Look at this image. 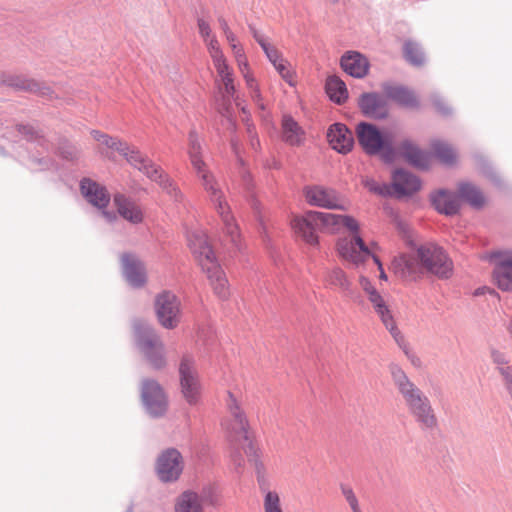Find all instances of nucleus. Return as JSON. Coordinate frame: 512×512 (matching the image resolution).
I'll return each instance as SVG.
<instances>
[{
  "label": "nucleus",
  "mask_w": 512,
  "mask_h": 512,
  "mask_svg": "<svg viewBox=\"0 0 512 512\" xmlns=\"http://www.w3.org/2000/svg\"><path fill=\"white\" fill-rule=\"evenodd\" d=\"M261 48L272 65H276L277 62H280L284 58L282 53L270 43H261Z\"/></svg>",
  "instance_id": "obj_45"
},
{
  "label": "nucleus",
  "mask_w": 512,
  "mask_h": 512,
  "mask_svg": "<svg viewBox=\"0 0 512 512\" xmlns=\"http://www.w3.org/2000/svg\"><path fill=\"white\" fill-rule=\"evenodd\" d=\"M247 130H248L249 134H250V135H251V137H252V141H251L252 146H254V147H255L256 145H258V144H259V141H258L257 139H256V141H254V139H253V131H252V129H251V127H250V126H248Z\"/></svg>",
  "instance_id": "obj_56"
},
{
  "label": "nucleus",
  "mask_w": 512,
  "mask_h": 512,
  "mask_svg": "<svg viewBox=\"0 0 512 512\" xmlns=\"http://www.w3.org/2000/svg\"><path fill=\"white\" fill-rule=\"evenodd\" d=\"M179 376L183 398L191 406L198 405L202 396V387L194 363L191 360L187 358L181 360Z\"/></svg>",
  "instance_id": "obj_11"
},
{
  "label": "nucleus",
  "mask_w": 512,
  "mask_h": 512,
  "mask_svg": "<svg viewBox=\"0 0 512 512\" xmlns=\"http://www.w3.org/2000/svg\"><path fill=\"white\" fill-rule=\"evenodd\" d=\"M23 88H25L27 90H30V91H34L37 88V84L35 82H33V81H29L27 83V85H25Z\"/></svg>",
  "instance_id": "obj_54"
},
{
  "label": "nucleus",
  "mask_w": 512,
  "mask_h": 512,
  "mask_svg": "<svg viewBox=\"0 0 512 512\" xmlns=\"http://www.w3.org/2000/svg\"><path fill=\"white\" fill-rule=\"evenodd\" d=\"M324 281L329 287L338 288L341 292L350 295L352 282L344 270L335 267L325 273Z\"/></svg>",
  "instance_id": "obj_33"
},
{
  "label": "nucleus",
  "mask_w": 512,
  "mask_h": 512,
  "mask_svg": "<svg viewBox=\"0 0 512 512\" xmlns=\"http://www.w3.org/2000/svg\"><path fill=\"white\" fill-rule=\"evenodd\" d=\"M403 52L404 57L411 64L419 66L424 63V54L417 43L411 40L406 41L404 43Z\"/></svg>",
  "instance_id": "obj_39"
},
{
  "label": "nucleus",
  "mask_w": 512,
  "mask_h": 512,
  "mask_svg": "<svg viewBox=\"0 0 512 512\" xmlns=\"http://www.w3.org/2000/svg\"><path fill=\"white\" fill-rule=\"evenodd\" d=\"M327 140L332 149L343 154L351 151L354 143L352 133L340 123L333 124L329 128Z\"/></svg>",
  "instance_id": "obj_23"
},
{
  "label": "nucleus",
  "mask_w": 512,
  "mask_h": 512,
  "mask_svg": "<svg viewBox=\"0 0 512 512\" xmlns=\"http://www.w3.org/2000/svg\"><path fill=\"white\" fill-rule=\"evenodd\" d=\"M81 192L88 202L98 208H105L110 201L106 189L90 179L81 181Z\"/></svg>",
  "instance_id": "obj_27"
},
{
  "label": "nucleus",
  "mask_w": 512,
  "mask_h": 512,
  "mask_svg": "<svg viewBox=\"0 0 512 512\" xmlns=\"http://www.w3.org/2000/svg\"><path fill=\"white\" fill-rule=\"evenodd\" d=\"M423 268L440 278H448L453 271V263L442 248L428 243L417 249Z\"/></svg>",
  "instance_id": "obj_10"
},
{
  "label": "nucleus",
  "mask_w": 512,
  "mask_h": 512,
  "mask_svg": "<svg viewBox=\"0 0 512 512\" xmlns=\"http://www.w3.org/2000/svg\"><path fill=\"white\" fill-rule=\"evenodd\" d=\"M393 273L402 279H414L423 269V265L418 256L400 255L395 257L391 264Z\"/></svg>",
  "instance_id": "obj_22"
},
{
  "label": "nucleus",
  "mask_w": 512,
  "mask_h": 512,
  "mask_svg": "<svg viewBox=\"0 0 512 512\" xmlns=\"http://www.w3.org/2000/svg\"><path fill=\"white\" fill-rule=\"evenodd\" d=\"M400 155L411 165L417 168H428L431 164V156L420 150L410 141H404L399 146Z\"/></svg>",
  "instance_id": "obj_28"
},
{
  "label": "nucleus",
  "mask_w": 512,
  "mask_h": 512,
  "mask_svg": "<svg viewBox=\"0 0 512 512\" xmlns=\"http://www.w3.org/2000/svg\"><path fill=\"white\" fill-rule=\"evenodd\" d=\"M358 284L386 329L396 340H398V337H401V335L396 327L393 315L384 297L366 276L360 275L358 278Z\"/></svg>",
  "instance_id": "obj_9"
},
{
  "label": "nucleus",
  "mask_w": 512,
  "mask_h": 512,
  "mask_svg": "<svg viewBox=\"0 0 512 512\" xmlns=\"http://www.w3.org/2000/svg\"><path fill=\"white\" fill-rule=\"evenodd\" d=\"M124 274L127 281L136 287L146 282V270L143 263L133 255L122 257Z\"/></svg>",
  "instance_id": "obj_26"
},
{
  "label": "nucleus",
  "mask_w": 512,
  "mask_h": 512,
  "mask_svg": "<svg viewBox=\"0 0 512 512\" xmlns=\"http://www.w3.org/2000/svg\"><path fill=\"white\" fill-rule=\"evenodd\" d=\"M498 259L494 269V280L497 286L504 291L512 290V253L500 252L495 254Z\"/></svg>",
  "instance_id": "obj_20"
},
{
  "label": "nucleus",
  "mask_w": 512,
  "mask_h": 512,
  "mask_svg": "<svg viewBox=\"0 0 512 512\" xmlns=\"http://www.w3.org/2000/svg\"><path fill=\"white\" fill-rule=\"evenodd\" d=\"M183 468V457L175 448L164 450L156 461V472L163 482L176 481L180 477Z\"/></svg>",
  "instance_id": "obj_12"
},
{
  "label": "nucleus",
  "mask_w": 512,
  "mask_h": 512,
  "mask_svg": "<svg viewBox=\"0 0 512 512\" xmlns=\"http://www.w3.org/2000/svg\"><path fill=\"white\" fill-rule=\"evenodd\" d=\"M458 191L460 196L474 207H482L485 203L483 194L471 184H460Z\"/></svg>",
  "instance_id": "obj_36"
},
{
  "label": "nucleus",
  "mask_w": 512,
  "mask_h": 512,
  "mask_svg": "<svg viewBox=\"0 0 512 512\" xmlns=\"http://www.w3.org/2000/svg\"><path fill=\"white\" fill-rule=\"evenodd\" d=\"M218 24H219V28L221 29L223 35H225L226 33L230 32L232 30L230 28L227 20L222 16L218 18Z\"/></svg>",
  "instance_id": "obj_51"
},
{
  "label": "nucleus",
  "mask_w": 512,
  "mask_h": 512,
  "mask_svg": "<svg viewBox=\"0 0 512 512\" xmlns=\"http://www.w3.org/2000/svg\"><path fill=\"white\" fill-rule=\"evenodd\" d=\"M137 346L148 365L154 370H162L167 365L165 345L160 336L148 324L134 323Z\"/></svg>",
  "instance_id": "obj_5"
},
{
  "label": "nucleus",
  "mask_w": 512,
  "mask_h": 512,
  "mask_svg": "<svg viewBox=\"0 0 512 512\" xmlns=\"http://www.w3.org/2000/svg\"><path fill=\"white\" fill-rule=\"evenodd\" d=\"M175 512H203L200 496L193 491H185L180 494L174 505Z\"/></svg>",
  "instance_id": "obj_32"
},
{
  "label": "nucleus",
  "mask_w": 512,
  "mask_h": 512,
  "mask_svg": "<svg viewBox=\"0 0 512 512\" xmlns=\"http://www.w3.org/2000/svg\"><path fill=\"white\" fill-rule=\"evenodd\" d=\"M431 103L437 112H439L441 114H446L449 112V108L445 105L443 99L440 96H438V95L432 96Z\"/></svg>",
  "instance_id": "obj_48"
},
{
  "label": "nucleus",
  "mask_w": 512,
  "mask_h": 512,
  "mask_svg": "<svg viewBox=\"0 0 512 512\" xmlns=\"http://www.w3.org/2000/svg\"><path fill=\"white\" fill-rule=\"evenodd\" d=\"M376 265L378 266V269L380 270V276H379L380 279L387 280V275H386V273L383 270L381 261L379 260V264H376Z\"/></svg>",
  "instance_id": "obj_53"
},
{
  "label": "nucleus",
  "mask_w": 512,
  "mask_h": 512,
  "mask_svg": "<svg viewBox=\"0 0 512 512\" xmlns=\"http://www.w3.org/2000/svg\"><path fill=\"white\" fill-rule=\"evenodd\" d=\"M356 134L359 144L364 151L370 155L384 151L388 155L386 160H392L390 156L393 153V139L391 134H382L374 125L362 122L357 125Z\"/></svg>",
  "instance_id": "obj_6"
},
{
  "label": "nucleus",
  "mask_w": 512,
  "mask_h": 512,
  "mask_svg": "<svg viewBox=\"0 0 512 512\" xmlns=\"http://www.w3.org/2000/svg\"><path fill=\"white\" fill-rule=\"evenodd\" d=\"M342 493L353 512H361L358 499L350 487H343Z\"/></svg>",
  "instance_id": "obj_47"
},
{
  "label": "nucleus",
  "mask_w": 512,
  "mask_h": 512,
  "mask_svg": "<svg viewBox=\"0 0 512 512\" xmlns=\"http://www.w3.org/2000/svg\"><path fill=\"white\" fill-rule=\"evenodd\" d=\"M273 67L286 83H288L290 86H295L296 73L292 69L291 64L285 58H283L280 62H277V64L273 65Z\"/></svg>",
  "instance_id": "obj_40"
},
{
  "label": "nucleus",
  "mask_w": 512,
  "mask_h": 512,
  "mask_svg": "<svg viewBox=\"0 0 512 512\" xmlns=\"http://www.w3.org/2000/svg\"><path fill=\"white\" fill-rule=\"evenodd\" d=\"M198 32L203 42L207 41V39H211L216 36L213 32L210 24L204 19H199L197 22Z\"/></svg>",
  "instance_id": "obj_46"
},
{
  "label": "nucleus",
  "mask_w": 512,
  "mask_h": 512,
  "mask_svg": "<svg viewBox=\"0 0 512 512\" xmlns=\"http://www.w3.org/2000/svg\"><path fill=\"white\" fill-rule=\"evenodd\" d=\"M154 309L159 324L168 330L177 328L182 319L179 298L170 291H163L155 297Z\"/></svg>",
  "instance_id": "obj_8"
},
{
  "label": "nucleus",
  "mask_w": 512,
  "mask_h": 512,
  "mask_svg": "<svg viewBox=\"0 0 512 512\" xmlns=\"http://www.w3.org/2000/svg\"><path fill=\"white\" fill-rule=\"evenodd\" d=\"M113 203L120 217L131 224L137 225L143 222L144 212L139 204L123 194H116Z\"/></svg>",
  "instance_id": "obj_18"
},
{
  "label": "nucleus",
  "mask_w": 512,
  "mask_h": 512,
  "mask_svg": "<svg viewBox=\"0 0 512 512\" xmlns=\"http://www.w3.org/2000/svg\"><path fill=\"white\" fill-rule=\"evenodd\" d=\"M262 509L263 512H284L283 504L277 491H264Z\"/></svg>",
  "instance_id": "obj_38"
},
{
  "label": "nucleus",
  "mask_w": 512,
  "mask_h": 512,
  "mask_svg": "<svg viewBox=\"0 0 512 512\" xmlns=\"http://www.w3.org/2000/svg\"><path fill=\"white\" fill-rule=\"evenodd\" d=\"M212 63L217 72L218 77L225 76L233 72L232 67L228 63L226 55H222L220 57L212 59Z\"/></svg>",
  "instance_id": "obj_44"
},
{
  "label": "nucleus",
  "mask_w": 512,
  "mask_h": 512,
  "mask_svg": "<svg viewBox=\"0 0 512 512\" xmlns=\"http://www.w3.org/2000/svg\"><path fill=\"white\" fill-rule=\"evenodd\" d=\"M187 241L195 260L207 275L214 294L219 299H228L230 296L229 283L218 263L207 234L202 230L191 231L187 236Z\"/></svg>",
  "instance_id": "obj_2"
},
{
  "label": "nucleus",
  "mask_w": 512,
  "mask_h": 512,
  "mask_svg": "<svg viewBox=\"0 0 512 512\" xmlns=\"http://www.w3.org/2000/svg\"><path fill=\"white\" fill-rule=\"evenodd\" d=\"M387 97L399 105L415 109L419 107V101L415 93L402 86L390 87L386 90Z\"/></svg>",
  "instance_id": "obj_31"
},
{
  "label": "nucleus",
  "mask_w": 512,
  "mask_h": 512,
  "mask_svg": "<svg viewBox=\"0 0 512 512\" xmlns=\"http://www.w3.org/2000/svg\"><path fill=\"white\" fill-rule=\"evenodd\" d=\"M348 232V235L340 237L336 243L339 258L354 268L364 266L369 260L379 264V246L374 242L365 243L360 229Z\"/></svg>",
  "instance_id": "obj_4"
},
{
  "label": "nucleus",
  "mask_w": 512,
  "mask_h": 512,
  "mask_svg": "<svg viewBox=\"0 0 512 512\" xmlns=\"http://www.w3.org/2000/svg\"><path fill=\"white\" fill-rule=\"evenodd\" d=\"M283 138L292 146L301 145L304 141V131L290 116H284L282 120Z\"/></svg>",
  "instance_id": "obj_34"
},
{
  "label": "nucleus",
  "mask_w": 512,
  "mask_h": 512,
  "mask_svg": "<svg viewBox=\"0 0 512 512\" xmlns=\"http://www.w3.org/2000/svg\"><path fill=\"white\" fill-rule=\"evenodd\" d=\"M228 416L223 420V428L233 435L245 436L249 422L245 411L242 408V402L233 393H228L226 402Z\"/></svg>",
  "instance_id": "obj_14"
},
{
  "label": "nucleus",
  "mask_w": 512,
  "mask_h": 512,
  "mask_svg": "<svg viewBox=\"0 0 512 512\" xmlns=\"http://www.w3.org/2000/svg\"><path fill=\"white\" fill-rule=\"evenodd\" d=\"M390 373L408 412L418 425L424 429L435 428L437 426V416L428 397L408 378L399 366L391 365Z\"/></svg>",
  "instance_id": "obj_3"
},
{
  "label": "nucleus",
  "mask_w": 512,
  "mask_h": 512,
  "mask_svg": "<svg viewBox=\"0 0 512 512\" xmlns=\"http://www.w3.org/2000/svg\"><path fill=\"white\" fill-rule=\"evenodd\" d=\"M220 79V82L223 86L222 88V91H223V96L225 98H234V95H235V92H236V89H235V85H234V73H229L225 76H221V77H218Z\"/></svg>",
  "instance_id": "obj_42"
},
{
  "label": "nucleus",
  "mask_w": 512,
  "mask_h": 512,
  "mask_svg": "<svg viewBox=\"0 0 512 512\" xmlns=\"http://www.w3.org/2000/svg\"><path fill=\"white\" fill-rule=\"evenodd\" d=\"M362 113L368 117L382 119L388 114L387 101L376 93H364L358 101Z\"/></svg>",
  "instance_id": "obj_21"
},
{
  "label": "nucleus",
  "mask_w": 512,
  "mask_h": 512,
  "mask_svg": "<svg viewBox=\"0 0 512 512\" xmlns=\"http://www.w3.org/2000/svg\"><path fill=\"white\" fill-rule=\"evenodd\" d=\"M362 184L370 192H373L375 194H379V195H383V196H385V195H392V191H391L390 185L379 184L374 179L365 178V179L362 180Z\"/></svg>",
  "instance_id": "obj_41"
},
{
  "label": "nucleus",
  "mask_w": 512,
  "mask_h": 512,
  "mask_svg": "<svg viewBox=\"0 0 512 512\" xmlns=\"http://www.w3.org/2000/svg\"><path fill=\"white\" fill-rule=\"evenodd\" d=\"M142 399L149 410L155 416L166 412L168 402L162 387L154 380L145 379L141 386Z\"/></svg>",
  "instance_id": "obj_15"
},
{
  "label": "nucleus",
  "mask_w": 512,
  "mask_h": 512,
  "mask_svg": "<svg viewBox=\"0 0 512 512\" xmlns=\"http://www.w3.org/2000/svg\"><path fill=\"white\" fill-rule=\"evenodd\" d=\"M311 216L317 228L324 232L337 233L342 228L347 231L359 230L358 221L349 215L311 211Z\"/></svg>",
  "instance_id": "obj_13"
},
{
  "label": "nucleus",
  "mask_w": 512,
  "mask_h": 512,
  "mask_svg": "<svg viewBox=\"0 0 512 512\" xmlns=\"http://www.w3.org/2000/svg\"><path fill=\"white\" fill-rule=\"evenodd\" d=\"M91 137L98 143V149L107 155L113 154L114 152H125L128 149V144L118 137H112L99 130H92L90 132Z\"/></svg>",
  "instance_id": "obj_29"
},
{
  "label": "nucleus",
  "mask_w": 512,
  "mask_h": 512,
  "mask_svg": "<svg viewBox=\"0 0 512 512\" xmlns=\"http://www.w3.org/2000/svg\"><path fill=\"white\" fill-rule=\"evenodd\" d=\"M203 43L207 49V52H208L211 60L215 59L217 57H220L222 55H225L217 36H215L211 39H207V41H205Z\"/></svg>",
  "instance_id": "obj_43"
},
{
  "label": "nucleus",
  "mask_w": 512,
  "mask_h": 512,
  "mask_svg": "<svg viewBox=\"0 0 512 512\" xmlns=\"http://www.w3.org/2000/svg\"><path fill=\"white\" fill-rule=\"evenodd\" d=\"M291 228L294 234L302 239L309 245H316L318 243V236L316 234L317 226L312 220L311 211L302 216H294L291 220Z\"/></svg>",
  "instance_id": "obj_19"
},
{
  "label": "nucleus",
  "mask_w": 512,
  "mask_h": 512,
  "mask_svg": "<svg viewBox=\"0 0 512 512\" xmlns=\"http://www.w3.org/2000/svg\"><path fill=\"white\" fill-rule=\"evenodd\" d=\"M326 92L329 98L337 103L342 104L348 98V90L346 84L337 76H330L326 80Z\"/></svg>",
  "instance_id": "obj_35"
},
{
  "label": "nucleus",
  "mask_w": 512,
  "mask_h": 512,
  "mask_svg": "<svg viewBox=\"0 0 512 512\" xmlns=\"http://www.w3.org/2000/svg\"><path fill=\"white\" fill-rule=\"evenodd\" d=\"M509 331L512 334V324L509 326Z\"/></svg>",
  "instance_id": "obj_57"
},
{
  "label": "nucleus",
  "mask_w": 512,
  "mask_h": 512,
  "mask_svg": "<svg viewBox=\"0 0 512 512\" xmlns=\"http://www.w3.org/2000/svg\"><path fill=\"white\" fill-rule=\"evenodd\" d=\"M341 67L347 74L355 78H362L368 72L369 62L359 52L349 51L342 56Z\"/></svg>",
  "instance_id": "obj_25"
},
{
  "label": "nucleus",
  "mask_w": 512,
  "mask_h": 512,
  "mask_svg": "<svg viewBox=\"0 0 512 512\" xmlns=\"http://www.w3.org/2000/svg\"><path fill=\"white\" fill-rule=\"evenodd\" d=\"M493 361L499 365V369L502 367H505L506 364V358L505 355L499 351L493 350L492 353Z\"/></svg>",
  "instance_id": "obj_50"
},
{
  "label": "nucleus",
  "mask_w": 512,
  "mask_h": 512,
  "mask_svg": "<svg viewBox=\"0 0 512 512\" xmlns=\"http://www.w3.org/2000/svg\"><path fill=\"white\" fill-rule=\"evenodd\" d=\"M120 155L124 156L132 166L142 171L151 180L161 182V169L135 147L128 145L127 151L121 152Z\"/></svg>",
  "instance_id": "obj_17"
},
{
  "label": "nucleus",
  "mask_w": 512,
  "mask_h": 512,
  "mask_svg": "<svg viewBox=\"0 0 512 512\" xmlns=\"http://www.w3.org/2000/svg\"><path fill=\"white\" fill-rule=\"evenodd\" d=\"M432 203L437 211L446 215L456 214L460 207L459 199L453 193L439 191L432 196Z\"/></svg>",
  "instance_id": "obj_30"
},
{
  "label": "nucleus",
  "mask_w": 512,
  "mask_h": 512,
  "mask_svg": "<svg viewBox=\"0 0 512 512\" xmlns=\"http://www.w3.org/2000/svg\"><path fill=\"white\" fill-rule=\"evenodd\" d=\"M252 34H253L254 39L257 41V43H258L260 46H261V43H263V44H268V43H269V42H267V41L264 39V37H263L262 35H260V34L258 33V31H256V30H254V29H253V30H252Z\"/></svg>",
  "instance_id": "obj_52"
},
{
  "label": "nucleus",
  "mask_w": 512,
  "mask_h": 512,
  "mask_svg": "<svg viewBox=\"0 0 512 512\" xmlns=\"http://www.w3.org/2000/svg\"><path fill=\"white\" fill-rule=\"evenodd\" d=\"M188 156L203 190L221 219L223 233L228 241L237 247L241 236L238 224L236 223L221 185L202 158V146L195 132L189 133Z\"/></svg>",
  "instance_id": "obj_1"
},
{
  "label": "nucleus",
  "mask_w": 512,
  "mask_h": 512,
  "mask_svg": "<svg viewBox=\"0 0 512 512\" xmlns=\"http://www.w3.org/2000/svg\"><path fill=\"white\" fill-rule=\"evenodd\" d=\"M419 179L405 170H396L392 177L391 191L397 196L411 195L420 189Z\"/></svg>",
  "instance_id": "obj_24"
},
{
  "label": "nucleus",
  "mask_w": 512,
  "mask_h": 512,
  "mask_svg": "<svg viewBox=\"0 0 512 512\" xmlns=\"http://www.w3.org/2000/svg\"><path fill=\"white\" fill-rule=\"evenodd\" d=\"M305 197L309 204L326 208L345 210L343 201L336 192L322 186H313L305 189Z\"/></svg>",
  "instance_id": "obj_16"
},
{
  "label": "nucleus",
  "mask_w": 512,
  "mask_h": 512,
  "mask_svg": "<svg viewBox=\"0 0 512 512\" xmlns=\"http://www.w3.org/2000/svg\"><path fill=\"white\" fill-rule=\"evenodd\" d=\"M500 373L504 377L506 389L512 398V371L510 367H502Z\"/></svg>",
  "instance_id": "obj_49"
},
{
  "label": "nucleus",
  "mask_w": 512,
  "mask_h": 512,
  "mask_svg": "<svg viewBox=\"0 0 512 512\" xmlns=\"http://www.w3.org/2000/svg\"><path fill=\"white\" fill-rule=\"evenodd\" d=\"M224 37L231 49L237 67L245 80L246 86L250 92L252 99L259 105L260 108L263 109L264 106L261 102L262 98L259 85L250 68L243 46L240 44L236 34L232 30L226 33Z\"/></svg>",
  "instance_id": "obj_7"
},
{
  "label": "nucleus",
  "mask_w": 512,
  "mask_h": 512,
  "mask_svg": "<svg viewBox=\"0 0 512 512\" xmlns=\"http://www.w3.org/2000/svg\"><path fill=\"white\" fill-rule=\"evenodd\" d=\"M435 157L443 164H453L457 155L454 149L448 144L441 141H434L431 145Z\"/></svg>",
  "instance_id": "obj_37"
},
{
  "label": "nucleus",
  "mask_w": 512,
  "mask_h": 512,
  "mask_svg": "<svg viewBox=\"0 0 512 512\" xmlns=\"http://www.w3.org/2000/svg\"><path fill=\"white\" fill-rule=\"evenodd\" d=\"M103 215L106 217L107 220L109 221H113L116 219V215L112 212H107V211H104L103 212Z\"/></svg>",
  "instance_id": "obj_55"
}]
</instances>
